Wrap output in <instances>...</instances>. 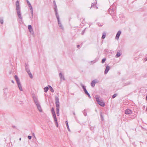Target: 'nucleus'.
Listing matches in <instances>:
<instances>
[{
  "instance_id": "nucleus-1",
  "label": "nucleus",
  "mask_w": 147,
  "mask_h": 147,
  "mask_svg": "<svg viewBox=\"0 0 147 147\" xmlns=\"http://www.w3.org/2000/svg\"><path fill=\"white\" fill-rule=\"evenodd\" d=\"M14 78L16 80L19 90L20 91H22L23 89L22 88V85L20 83V80L18 76L17 75H15L14 76Z\"/></svg>"
},
{
  "instance_id": "nucleus-2",
  "label": "nucleus",
  "mask_w": 147,
  "mask_h": 147,
  "mask_svg": "<svg viewBox=\"0 0 147 147\" xmlns=\"http://www.w3.org/2000/svg\"><path fill=\"white\" fill-rule=\"evenodd\" d=\"M57 20H58V24L59 25V26L61 28V29L62 30H63V26L61 22H60V20H59V16L57 17H56Z\"/></svg>"
},
{
  "instance_id": "nucleus-3",
  "label": "nucleus",
  "mask_w": 147,
  "mask_h": 147,
  "mask_svg": "<svg viewBox=\"0 0 147 147\" xmlns=\"http://www.w3.org/2000/svg\"><path fill=\"white\" fill-rule=\"evenodd\" d=\"M55 104L56 107H59V98L57 96L55 97Z\"/></svg>"
},
{
  "instance_id": "nucleus-4",
  "label": "nucleus",
  "mask_w": 147,
  "mask_h": 147,
  "mask_svg": "<svg viewBox=\"0 0 147 147\" xmlns=\"http://www.w3.org/2000/svg\"><path fill=\"white\" fill-rule=\"evenodd\" d=\"M125 113L126 114H131L132 113V111L130 109H127L125 111Z\"/></svg>"
},
{
  "instance_id": "nucleus-5",
  "label": "nucleus",
  "mask_w": 147,
  "mask_h": 147,
  "mask_svg": "<svg viewBox=\"0 0 147 147\" xmlns=\"http://www.w3.org/2000/svg\"><path fill=\"white\" fill-rule=\"evenodd\" d=\"M54 9L55 11V15L56 16V17H57L59 16L57 11L58 10L57 6H55V7H54Z\"/></svg>"
},
{
  "instance_id": "nucleus-6",
  "label": "nucleus",
  "mask_w": 147,
  "mask_h": 147,
  "mask_svg": "<svg viewBox=\"0 0 147 147\" xmlns=\"http://www.w3.org/2000/svg\"><path fill=\"white\" fill-rule=\"evenodd\" d=\"M59 76L61 80V81L62 80H65V79L63 75H62L61 73H59Z\"/></svg>"
},
{
  "instance_id": "nucleus-7",
  "label": "nucleus",
  "mask_w": 147,
  "mask_h": 147,
  "mask_svg": "<svg viewBox=\"0 0 147 147\" xmlns=\"http://www.w3.org/2000/svg\"><path fill=\"white\" fill-rule=\"evenodd\" d=\"M121 33V31L119 30L118 32L116 35V37H115L116 39H117V40L118 39Z\"/></svg>"
},
{
  "instance_id": "nucleus-8",
  "label": "nucleus",
  "mask_w": 147,
  "mask_h": 147,
  "mask_svg": "<svg viewBox=\"0 0 147 147\" xmlns=\"http://www.w3.org/2000/svg\"><path fill=\"white\" fill-rule=\"evenodd\" d=\"M110 69V67L108 65H107L106 67V68L105 69V74H107V73H108L109 71V70Z\"/></svg>"
},
{
  "instance_id": "nucleus-9",
  "label": "nucleus",
  "mask_w": 147,
  "mask_h": 147,
  "mask_svg": "<svg viewBox=\"0 0 147 147\" xmlns=\"http://www.w3.org/2000/svg\"><path fill=\"white\" fill-rule=\"evenodd\" d=\"M34 101L36 105V106H38L40 105L39 102L38 100L36 98H33Z\"/></svg>"
},
{
  "instance_id": "nucleus-10",
  "label": "nucleus",
  "mask_w": 147,
  "mask_h": 147,
  "mask_svg": "<svg viewBox=\"0 0 147 147\" xmlns=\"http://www.w3.org/2000/svg\"><path fill=\"white\" fill-rule=\"evenodd\" d=\"M97 103L98 105L102 107H104L105 106V103L102 101H99Z\"/></svg>"
},
{
  "instance_id": "nucleus-11",
  "label": "nucleus",
  "mask_w": 147,
  "mask_h": 147,
  "mask_svg": "<svg viewBox=\"0 0 147 147\" xmlns=\"http://www.w3.org/2000/svg\"><path fill=\"white\" fill-rule=\"evenodd\" d=\"M16 9L20 8L19 2L18 0L16 1Z\"/></svg>"
},
{
  "instance_id": "nucleus-12",
  "label": "nucleus",
  "mask_w": 147,
  "mask_h": 147,
  "mask_svg": "<svg viewBox=\"0 0 147 147\" xmlns=\"http://www.w3.org/2000/svg\"><path fill=\"white\" fill-rule=\"evenodd\" d=\"M53 118H54V121L55 123L56 126H57V127H58V123H57V121L56 116H54L53 117Z\"/></svg>"
},
{
  "instance_id": "nucleus-13",
  "label": "nucleus",
  "mask_w": 147,
  "mask_h": 147,
  "mask_svg": "<svg viewBox=\"0 0 147 147\" xmlns=\"http://www.w3.org/2000/svg\"><path fill=\"white\" fill-rule=\"evenodd\" d=\"M27 70L28 71H26L27 72L28 74L30 77V78H33V76H32L31 73V72H30V70Z\"/></svg>"
},
{
  "instance_id": "nucleus-14",
  "label": "nucleus",
  "mask_w": 147,
  "mask_h": 147,
  "mask_svg": "<svg viewBox=\"0 0 147 147\" xmlns=\"http://www.w3.org/2000/svg\"><path fill=\"white\" fill-rule=\"evenodd\" d=\"M96 83V82L95 80L92 81L91 84V86L92 87H94Z\"/></svg>"
},
{
  "instance_id": "nucleus-15",
  "label": "nucleus",
  "mask_w": 147,
  "mask_h": 147,
  "mask_svg": "<svg viewBox=\"0 0 147 147\" xmlns=\"http://www.w3.org/2000/svg\"><path fill=\"white\" fill-rule=\"evenodd\" d=\"M100 114L101 117V120L102 121H103L104 120L103 113L102 112H100Z\"/></svg>"
},
{
  "instance_id": "nucleus-16",
  "label": "nucleus",
  "mask_w": 147,
  "mask_h": 147,
  "mask_svg": "<svg viewBox=\"0 0 147 147\" xmlns=\"http://www.w3.org/2000/svg\"><path fill=\"white\" fill-rule=\"evenodd\" d=\"M56 107V111H57V115L59 116V107Z\"/></svg>"
},
{
  "instance_id": "nucleus-17",
  "label": "nucleus",
  "mask_w": 147,
  "mask_h": 147,
  "mask_svg": "<svg viewBox=\"0 0 147 147\" xmlns=\"http://www.w3.org/2000/svg\"><path fill=\"white\" fill-rule=\"evenodd\" d=\"M20 8L16 9L17 13L18 15L21 14V11L20 9Z\"/></svg>"
},
{
  "instance_id": "nucleus-18",
  "label": "nucleus",
  "mask_w": 147,
  "mask_h": 147,
  "mask_svg": "<svg viewBox=\"0 0 147 147\" xmlns=\"http://www.w3.org/2000/svg\"><path fill=\"white\" fill-rule=\"evenodd\" d=\"M37 108L38 110L40 112H42V109H41V107L40 105H38L37 106Z\"/></svg>"
},
{
  "instance_id": "nucleus-19",
  "label": "nucleus",
  "mask_w": 147,
  "mask_h": 147,
  "mask_svg": "<svg viewBox=\"0 0 147 147\" xmlns=\"http://www.w3.org/2000/svg\"><path fill=\"white\" fill-rule=\"evenodd\" d=\"M106 33L105 32H103L102 34V38L103 39H104L106 36Z\"/></svg>"
},
{
  "instance_id": "nucleus-20",
  "label": "nucleus",
  "mask_w": 147,
  "mask_h": 147,
  "mask_svg": "<svg viewBox=\"0 0 147 147\" xmlns=\"http://www.w3.org/2000/svg\"><path fill=\"white\" fill-rule=\"evenodd\" d=\"M65 123L66 124V126H67V128L68 129V130L69 131H70V129H69V125H68V122L67 121H65Z\"/></svg>"
},
{
  "instance_id": "nucleus-21",
  "label": "nucleus",
  "mask_w": 147,
  "mask_h": 147,
  "mask_svg": "<svg viewBox=\"0 0 147 147\" xmlns=\"http://www.w3.org/2000/svg\"><path fill=\"white\" fill-rule=\"evenodd\" d=\"M49 90V88L48 87H46L44 88V92H47Z\"/></svg>"
},
{
  "instance_id": "nucleus-22",
  "label": "nucleus",
  "mask_w": 147,
  "mask_h": 147,
  "mask_svg": "<svg viewBox=\"0 0 147 147\" xmlns=\"http://www.w3.org/2000/svg\"><path fill=\"white\" fill-rule=\"evenodd\" d=\"M81 86L82 87V88H83L84 91L86 90L85 86H84L82 84H81Z\"/></svg>"
},
{
  "instance_id": "nucleus-23",
  "label": "nucleus",
  "mask_w": 147,
  "mask_h": 147,
  "mask_svg": "<svg viewBox=\"0 0 147 147\" xmlns=\"http://www.w3.org/2000/svg\"><path fill=\"white\" fill-rule=\"evenodd\" d=\"M121 55L120 53L119 52H117L116 55V57H119Z\"/></svg>"
},
{
  "instance_id": "nucleus-24",
  "label": "nucleus",
  "mask_w": 147,
  "mask_h": 147,
  "mask_svg": "<svg viewBox=\"0 0 147 147\" xmlns=\"http://www.w3.org/2000/svg\"><path fill=\"white\" fill-rule=\"evenodd\" d=\"M25 65H26V66H25L26 69V71H28L27 70H29V67L26 64H25Z\"/></svg>"
},
{
  "instance_id": "nucleus-25",
  "label": "nucleus",
  "mask_w": 147,
  "mask_h": 147,
  "mask_svg": "<svg viewBox=\"0 0 147 147\" xmlns=\"http://www.w3.org/2000/svg\"><path fill=\"white\" fill-rule=\"evenodd\" d=\"M109 10H111L113 12H114L115 11V9H114L113 8H112V7H111L109 9Z\"/></svg>"
},
{
  "instance_id": "nucleus-26",
  "label": "nucleus",
  "mask_w": 147,
  "mask_h": 147,
  "mask_svg": "<svg viewBox=\"0 0 147 147\" xmlns=\"http://www.w3.org/2000/svg\"><path fill=\"white\" fill-rule=\"evenodd\" d=\"M28 28L29 30L31 29H32V26L31 25H29L28 26Z\"/></svg>"
},
{
  "instance_id": "nucleus-27",
  "label": "nucleus",
  "mask_w": 147,
  "mask_h": 147,
  "mask_svg": "<svg viewBox=\"0 0 147 147\" xmlns=\"http://www.w3.org/2000/svg\"><path fill=\"white\" fill-rule=\"evenodd\" d=\"M95 98L97 102H98V101H100L99 98L98 97H96Z\"/></svg>"
},
{
  "instance_id": "nucleus-28",
  "label": "nucleus",
  "mask_w": 147,
  "mask_h": 147,
  "mask_svg": "<svg viewBox=\"0 0 147 147\" xmlns=\"http://www.w3.org/2000/svg\"><path fill=\"white\" fill-rule=\"evenodd\" d=\"M106 60V59L105 58H104L102 60V61H101V62L102 63H105V61Z\"/></svg>"
},
{
  "instance_id": "nucleus-29",
  "label": "nucleus",
  "mask_w": 147,
  "mask_h": 147,
  "mask_svg": "<svg viewBox=\"0 0 147 147\" xmlns=\"http://www.w3.org/2000/svg\"><path fill=\"white\" fill-rule=\"evenodd\" d=\"M130 84H131V83L130 82H127V83L125 84V85L124 86H125L129 85Z\"/></svg>"
},
{
  "instance_id": "nucleus-30",
  "label": "nucleus",
  "mask_w": 147,
  "mask_h": 147,
  "mask_svg": "<svg viewBox=\"0 0 147 147\" xmlns=\"http://www.w3.org/2000/svg\"><path fill=\"white\" fill-rule=\"evenodd\" d=\"M28 6H29V7L30 8V10H33L32 7L31 6V4L29 5Z\"/></svg>"
},
{
  "instance_id": "nucleus-31",
  "label": "nucleus",
  "mask_w": 147,
  "mask_h": 147,
  "mask_svg": "<svg viewBox=\"0 0 147 147\" xmlns=\"http://www.w3.org/2000/svg\"><path fill=\"white\" fill-rule=\"evenodd\" d=\"M50 91L52 92H53L54 91L53 88L52 87H51V88H50Z\"/></svg>"
},
{
  "instance_id": "nucleus-32",
  "label": "nucleus",
  "mask_w": 147,
  "mask_h": 147,
  "mask_svg": "<svg viewBox=\"0 0 147 147\" xmlns=\"http://www.w3.org/2000/svg\"><path fill=\"white\" fill-rule=\"evenodd\" d=\"M29 30V31L31 33H32V34L33 33V31L32 29H30V30Z\"/></svg>"
},
{
  "instance_id": "nucleus-33",
  "label": "nucleus",
  "mask_w": 147,
  "mask_h": 147,
  "mask_svg": "<svg viewBox=\"0 0 147 147\" xmlns=\"http://www.w3.org/2000/svg\"><path fill=\"white\" fill-rule=\"evenodd\" d=\"M85 29H86V28H85L84 30H82V33H81L82 35H84V34L85 32Z\"/></svg>"
},
{
  "instance_id": "nucleus-34",
  "label": "nucleus",
  "mask_w": 147,
  "mask_h": 147,
  "mask_svg": "<svg viewBox=\"0 0 147 147\" xmlns=\"http://www.w3.org/2000/svg\"><path fill=\"white\" fill-rule=\"evenodd\" d=\"M117 96V94H114L112 96V97L113 98H115Z\"/></svg>"
},
{
  "instance_id": "nucleus-35",
  "label": "nucleus",
  "mask_w": 147,
  "mask_h": 147,
  "mask_svg": "<svg viewBox=\"0 0 147 147\" xmlns=\"http://www.w3.org/2000/svg\"><path fill=\"white\" fill-rule=\"evenodd\" d=\"M18 17L21 20L22 19V17L21 16V14L18 15Z\"/></svg>"
},
{
  "instance_id": "nucleus-36",
  "label": "nucleus",
  "mask_w": 147,
  "mask_h": 147,
  "mask_svg": "<svg viewBox=\"0 0 147 147\" xmlns=\"http://www.w3.org/2000/svg\"><path fill=\"white\" fill-rule=\"evenodd\" d=\"M51 111L52 113L55 112V111H54V109L53 108V107L51 109Z\"/></svg>"
},
{
  "instance_id": "nucleus-37",
  "label": "nucleus",
  "mask_w": 147,
  "mask_h": 147,
  "mask_svg": "<svg viewBox=\"0 0 147 147\" xmlns=\"http://www.w3.org/2000/svg\"><path fill=\"white\" fill-rule=\"evenodd\" d=\"M97 3L96 2V3L95 4L94 3H92V5H91V7H92V6H94V5L96 4Z\"/></svg>"
},
{
  "instance_id": "nucleus-38",
  "label": "nucleus",
  "mask_w": 147,
  "mask_h": 147,
  "mask_svg": "<svg viewBox=\"0 0 147 147\" xmlns=\"http://www.w3.org/2000/svg\"><path fill=\"white\" fill-rule=\"evenodd\" d=\"M0 22L1 24H3V20H0Z\"/></svg>"
},
{
  "instance_id": "nucleus-39",
  "label": "nucleus",
  "mask_w": 147,
  "mask_h": 147,
  "mask_svg": "<svg viewBox=\"0 0 147 147\" xmlns=\"http://www.w3.org/2000/svg\"><path fill=\"white\" fill-rule=\"evenodd\" d=\"M86 94L88 96V97H89V98H91V96H90V94H89V93H88V94Z\"/></svg>"
},
{
  "instance_id": "nucleus-40",
  "label": "nucleus",
  "mask_w": 147,
  "mask_h": 147,
  "mask_svg": "<svg viewBox=\"0 0 147 147\" xmlns=\"http://www.w3.org/2000/svg\"><path fill=\"white\" fill-rule=\"evenodd\" d=\"M26 1L28 5L31 4L28 0H27Z\"/></svg>"
},
{
  "instance_id": "nucleus-41",
  "label": "nucleus",
  "mask_w": 147,
  "mask_h": 147,
  "mask_svg": "<svg viewBox=\"0 0 147 147\" xmlns=\"http://www.w3.org/2000/svg\"><path fill=\"white\" fill-rule=\"evenodd\" d=\"M52 113L53 115V117L54 116H56V114H55V112H53V113Z\"/></svg>"
},
{
  "instance_id": "nucleus-42",
  "label": "nucleus",
  "mask_w": 147,
  "mask_h": 147,
  "mask_svg": "<svg viewBox=\"0 0 147 147\" xmlns=\"http://www.w3.org/2000/svg\"><path fill=\"white\" fill-rule=\"evenodd\" d=\"M84 92L86 94L88 93V92L86 90H85L84 91Z\"/></svg>"
},
{
  "instance_id": "nucleus-43",
  "label": "nucleus",
  "mask_w": 147,
  "mask_h": 147,
  "mask_svg": "<svg viewBox=\"0 0 147 147\" xmlns=\"http://www.w3.org/2000/svg\"><path fill=\"white\" fill-rule=\"evenodd\" d=\"M28 138L30 140L32 138V136H28Z\"/></svg>"
},
{
  "instance_id": "nucleus-44",
  "label": "nucleus",
  "mask_w": 147,
  "mask_h": 147,
  "mask_svg": "<svg viewBox=\"0 0 147 147\" xmlns=\"http://www.w3.org/2000/svg\"><path fill=\"white\" fill-rule=\"evenodd\" d=\"M53 3H54L55 6H57L55 2V1H53Z\"/></svg>"
},
{
  "instance_id": "nucleus-45",
  "label": "nucleus",
  "mask_w": 147,
  "mask_h": 147,
  "mask_svg": "<svg viewBox=\"0 0 147 147\" xmlns=\"http://www.w3.org/2000/svg\"><path fill=\"white\" fill-rule=\"evenodd\" d=\"M31 10V14H32V16H33V10Z\"/></svg>"
},
{
  "instance_id": "nucleus-46",
  "label": "nucleus",
  "mask_w": 147,
  "mask_h": 147,
  "mask_svg": "<svg viewBox=\"0 0 147 147\" xmlns=\"http://www.w3.org/2000/svg\"><path fill=\"white\" fill-rule=\"evenodd\" d=\"M144 61H147V57H146V58H145L144 60Z\"/></svg>"
},
{
  "instance_id": "nucleus-47",
  "label": "nucleus",
  "mask_w": 147,
  "mask_h": 147,
  "mask_svg": "<svg viewBox=\"0 0 147 147\" xmlns=\"http://www.w3.org/2000/svg\"><path fill=\"white\" fill-rule=\"evenodd\" d=\"M32 136H33L34 137V138H36V137H35V134H34V133H33L32 134Z\"/></svg>"
},
{
  "instance_id": "nucleus-48",
  "label": "nucleus",
  "mask_w": 147,
  "mask_h": 147,
  "mask_svg": "<svg viewBox=\"0 0 147 147\" xmlns=\"http://www.w3.org/2000/svg\"><path fill=\"white\" fill-rule=\"evenodd\" d=\"M80 46L79 45H77V47L79 48L80 47Z\"/></svg>"
},
{
  "instance_id": "nucleus-49",
  "label": "nucleus",
  "mask_w": 147,
  "mask_h": 147,
  "mask_svg": "<svg viewBox=\"0 0 147 147\" xmlns=\"http://www.w3.org/2000/svg\"><path fill=\"white\" fill-rule=\"evenodd\" d=\"M11 82H12V83H13V84H14V81H13V80H12L11 81Z\"/></svg>"
},
{
  "instance_id": "nucleus-50",
  "label": "nucleus",
  "mask_w": 147,
  "mask_h": 147,
  "mask_svg": "<svg viewBox=\"0 0 147 147\" xmlns=\"http://www.w3.org/2000/svg\"><path fill=\"white\" fill-rule=\"evenodd\" d=\"M49 86L50 89L51 88V86H49Z\"/></svg>"
},
{
  "instance_id": "nucleus-51",
  "label": "nucleus",
  "mask_w": 147,
  "mask_h": 147,
  "mask_svg": "<svg viewBox=\"0 0 147 147\" xmlns=\"http://www.w3.org/2000/svg\"><path fill=\"white\" fill-rule=\"evenodd\" d=\"M73 114L75 115V113L74 112H73Z\"/></svg>"
},
{
  "instance_id": "nucleus-52",
  "label": "nucleus",
  "mask_w": 147,
  "mask_h": 147,
  "mask_svg": "<svg viewBox=\"0 0 147 147\" xmlns=\"http://www.w3.org/2000/svg\"><path fill=\"white\" fill-rule=\"evenodd\" d=\"M146 100H147V96H146Z\"/></svg>"
},
{
  "instance_id": "nucleus-53",
  "label": "nucleus",
  "mask_w": 147,
  "mask_h": 147,
  "mask_svg": "<svg viewBox=\"0 0 147 147\" xmlns=\"http://www.w3.org/2000/svg\"><path fill=\"white\" fill-rule=\"evenodd\" d=\"M21 140V138H20V139H19V140Z\"/></svg>"
}]
</instances>
